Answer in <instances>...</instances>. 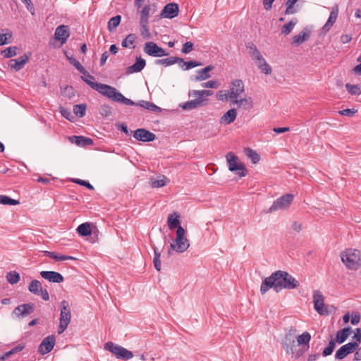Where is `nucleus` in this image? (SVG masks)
<instances>
[{
  "instance_id": "25",
  "label": "nucleus",
  "mask_w": 361,
  "mask_h": 361,
  "mask_svg": "<svg viewBox=\"0 0 361 361\" xmlns=\"http://www.w3.org/2000/svg\"><path fill=\"white\" fill-rule=\"evenodd\" d=\"M311 339V336L309 332L305 331L301 335L297 337V342L298 345H301V349H305V352L310 348V341Z\"/></svg>"
},
{
  "instance_id": "19",
  "label": "nucleus",
  "mask_w": 361,
  "mask_h": 361,
  "mask_svg": "<svg viewBox=\"0 0 361 361\" xmlns=\"http://www.w3.org/2000/svg\"><path fill=\"white\" fill-rule=\"evenodd\" d=\"M30 55L31 53H29V54H25L18 59H11L8 66L16 71H20L28 62Z\"/></svg>"
},
{
  "instance_id": "12",
  "label": "nucleus",
  "mask_w": 361,
  "mask_h": 361,
  "mask_svg": "<svg viewBox=\"0 0 361 361\" xmlns=\"http://www.w3.org/2000/svg\"><path fill=\"white\" fill-rule=\"evenodd\" d=\"M277 279L275 276V271L270 276L267 277L262 281L260 286V292L262 295L265 294L269 288H273L276 292H279V286L277 285Z\"/></svg>"
},
{
  "instance_id": "55",
  "label": "nucleus",
  "mask_w": 361,
  "mask_h": 361,
  "mask_svg": "<svg viewBox=\"0 0 361 361\" xmlns=\"http://www.w3.org/2000/svg\"><path fill=\"white\" fill-rule=\"evenodd\" d=\"M261 61H262V63L259 64L258 68L266 75L271 74L272 72L271 67L267 63L264 59H263Z\"/></svg>"
},
{
  "instance_id": "42",
  "label": "nucleus",
  "mask_w": 361,
  "mask_h": 361,
  "mask_svg": "<svg viewBox=\"0 0 361 361\" xmlns=\"http://www.w3.org/2000/svg\"><path fill=\"white\" fill-rule=\"evenodd\" d=\"M78 233L81 236H87L91 234V227L89 223H83L77 228Z\"/></svg>"
},
{
  "instance_id": "20",
  "label": "nucleus",
  "mask_w": 361,
  "mask_h": 361,
  "mask_svg": "<svg viewBox=\"0 0 361 361\" xmlns=\"http://www.w3.org/2000/svg\"><path fill=\"white\" fill-rule=\"evenodd\" d=\"M338 14V7L337 5L334 6L332 8V10L330 13V16L329 17V19L327 22L325 23V25L322 28V32L323 33H326L329 31V30L331 28L334 23L336 22L337 17Z\"/></svg>"
},
{
  "instance_id": "27",
  "label": "nucleus",
  "mask_w": 361,
  "mask_h": 361,
  "mask_svg": "<svg viewBox=\"0 0 361 361\" xmlns=\"http://www.w3.org/2000/svg\"><path fill=\"white\" fill-rule=\"evenodd\" d=\"M69 140L75 143L78 146L86 147L93 144V140L91 138L86 137L84 136H73L69 137Z\"/></svg>"
},
{
  "instance_id": "49",
  "label": "nucleus",
  "mask_w": 361,
  "mask_h": 361,
  "mask_svg": "<svg viewBox=\"0 0 361 361\" xmlns=\"http://www.w3.org/2000/svg\"><path fill=\"white\" fill-rule=\"evenodd\" d=\"M298 0H287L286 5V9L285 11V15H290V14H294L297 12V10L294 8L295 4Z\"/></svg>"
},
{
  "instance_id": "18",
  "label": "nucleus",
  "mask_w": 361,
  "mask_h": 361,
  "mask_svg": "<svg viewBox=\"0 0 361 361\" xmlns=\"http://www.w3.org/2000/svg\"><path fill=\"white\" fill-rule=\"evenodd\" d=\"M41 276L49 282L60 283L63 281V276L59 272L54 271H42Z\"/></svg>"
},
{
  "instance_id": "15",
  "label": "nucleus",
  "mask_w": 361,
  "mask_h": 361,
  "mask_svg": "<svg viewBox=\"0 0 361 361\" xmlns=\"http://www.w3.org/2000/svg\"><path fill=\"white\" fill-rule=\"evenodd\" d=\"M55 345V336L54 335L48 336L44 338L38 348V352L44 355L52 350Z\"/></svg>"
},
{
  "instance_id": "5",
  "label": "nucleus",
  "mask_w": 361,
  "mask_h": 361,
  "mask_svg": "<svg viewBox=\"0 0 361 361\" xmlns=\"http://www.w3.org/2000/svg\"><path fill=\"white\" fill-rule=\"evenodd\" d=\"M185 229L182 226H178L176 230L175 243H171V250H175L177 252L182 253L189 247V240L185 237Z\"/></svg>"
},
{
  "instance_id": "38",
  "label": "nucleus",
  "mask_w": 361,
  "mask_h": 361,
  "mask_svg": "<svg viewBox=\"0 0 361 361\" xmlns=\"http://www.w3.org/2000/svg\"><path fill=\"white\" fill-rule=\"evenodd\" d=\"M42 288V283L38 280H32L28 286L29 291L37 295H39V291Z\"/></svg>"
},
{
  "instance_id": "62",
  "label": "nucleus",
  "mask_w": 361,
  "mask_h": 361,
  "mask_svg": "<svg viewBox=\"0 0 361 361\" xmlns=\"http://www.w3.org/2000/svg\"><path fill=\"white\" fill-rule=\"evenodd\" d=\"M202 87L206 88H217L219 87V84L216 81L209 80L206 82L202 83Z\"/></svg>"
},
{
  "instance_id": "39",
  "label": "nucleus",
  "mask_w": 361,
  "mask_h": 361,
  "mask_svg": "<svg viewBox=\"0 0 361 361\" xmlns=\"http://www.w3.org/2000/svg\"><path fill=\"white\" fill-rule=\"evenodd\" d=\"M345 87L348 92L351 95H360L361 94V85L346 83Z\"/></svg>"
},
{
  "instance_id": "50",
  "label": "nucleus",
  "mask_w": 361,
  "mask_h": 361,
  "mask_svg": "<svg viewBox=\"0 0 361 361\" xmlns=\"http://www.w3.org/2000/svg\"><path fill=\"white\" fill-rule=\"evenodd\" d=\"M140 35L145 39H149L151 37V34L148 28V23H142L140 22Z\"/></svg>"
},
{
  "instance_id": "59",
  "label": "nucleus",
  "mask_w": 361,
  "mask_h": 361,
  "mask_svg": "<svg viewBox=\"0 0 361 361\" xmlns=\"http://www.w3.org/2000/svg\"><path fill=\"white\" fill-rule=\"evenodd\" d=\"M60 113L65 118H66L68 121H71L73 118V116L72 115L71 112L69 110L63 108V106L60 107Z\"/></svg>"
},
{
  "instance_id": "17",
  "label": "nucleus",
  "mask_w": 361,
  "mask_h": 361,
  "mask_svg": "<svg viewBox=\"0 0 361 361\" xmlns=\"http://www.w3.org/2000/svg\"><path fill=\"white\" fill-rule=\"evenodd\" d=\"M35 311V305L33 303H26L16 307L13 314L18 317H25Z\"/></svg>"
},
{
  "instance_id": "41",
  "label": "nucleus",
  "mask_w": 361,
  "mask_h": 361,
  "mask_svg": "<svg viewBox=\"0 0 361 361\" xmlns=\"http://www.w3.org/2000/svg\"><path fill=\"white\" fill-rule=\"evenodd\" d=\"M121 20V16L117 15L112 17L108 22V30L109 32H113L120 24Z\"/></svg>"
},
{
  "instance_id": "23",
  "label": "nucleus",
  "mask_w": 361,
  "mask_h": 361,
  "mask_svg": "<svg viewBox=\"0 0 361 361\" xmlns=\"http://www.w3.org/2000/svg\"><path fill=\"white\" fill-rule=\"evenodd\" d=\"M310 37V30L307 27H305L298 35L293 36L292 44L294 46H299L304 42L307 41Z\"/></svg>"
},
{
  "instance_id": "52",
  "label": "nucleus",
  "mask_w": 361,
  "mask_h": 361,
  "mask_svg": "<svg viewBox=\"0 0 361 361\" xmlns=\"http://www.w3.org/2000/svg\"><path fill=\"white\" fill-rule=\"evenodd\" d=\"M295 341L290 334H288L286 335L283 341V348L286 350L289 346H295Z\"/></svg>"
},
{
  "instance_id": "46",
  "label": "nucleus",
  "mask_w": 361,
  "mask_h": 361,
  "mask_svg": "<svg viewBox=\"0 0 361 361\" xmlns=\"http://www.w3.org/2000/svg\"><path fill=\"white\" fill-rule=\"evenodd\" d=\"M67 59L71 64H72L73 66L75 67V68L82 74H85L87 73V71L85 68L80 64V63L76 60L73 57H69L67 56Z\"/></svg>"
},
{
  "instance_id": "6",
  "label": "nucleus",
  "mask_w": 361,
  "mask_h": 361,
  "mask_svg": "<svg viewBox=\"0 0 361 361\" xmlns=\"http://www.w3.org/2000/svg\"><path fill=\"white\" fill-rule=\"evenodd\" d=\"M104 349L111 352L118 359L128 360L133 357V353L131 351L112 342L106 343L104 344Z\"/></svg>"
},
{
  "instance_id": "36",
  "label": "nucleus",
  "mask_w": 361,
  "mask_h": 361,
  "mask_svg": "<svg viewBox=\"0 0 361 361\" xmlns=\"http://www.w3.org/2000/svg\"><path fill=\"white\" fill-rule=\"evenodd\" d=\"M296 347L295 344V346L290 345L285 350L287 354L293 355L295 359H298L305 353V349H301L300 348L297 349Z\"/></svg>"
},
{
  "instance_id": "63",
  "label": "nucleus",
  "mask_w": 361,
  "mask_h": 361,
  "mask_svg": "<svg viewBox=\"0 0 361 361\" xmlns=\"http://www.w3.org/2000/svg\"><path fill=\"white\" fill-rule=\"evenodd\" d=\"M73 182L80 185L85 186L90 190L94 189V187L88 181L80 180V179H75V180H73Z\"/></svg>"
},
{
  "instance_id": "34",
  "label": "nucleus",
  "mask_w": 361,
  "mask_h": 361,
  "mask_svg": "<svg viewBox=\"0 0 361 361\" xmlns=\"http://www.w3.org/2000/svg\"><path fill=\"white\" fill-rule=\"evenodd\" d=\"M43 253L44 254V255H46L51 259H54L56 261H63V260H66V259H73V260L76 259L75 257H73L71 256H68V255H59L54 252L43 251Z\"/></svg>"
},
{
  "instance_id": "14",
  "label": "nucleus",
  "mask_w": 361,
  "mask_h": 361,
  "mask_svg": "<svg viewBox=\"0 0 361 361\" xmlns=\"http://www.w3.org/2000/svg\"><path fill=\"white\" fill-rule=\"evenodd\" d=\"M179 13V6L176 3H169L164 6L161 11L160 17L172 19L176 17Z\"/></svg>"
},
{
  "instance_id": "1",
  "label": "nucleus",
  "mask_w": 361,
  "mask_h": 361,
  "mask_svg": "<svg viewBox=\"0 0 361 361\" xmlns=\"http://www.w3.org/2000/svg\"><path fill=\"white\" fill-rule=\"evenodd\" d=\"M85 81L91 88L117 103H121L127 106H139L146 109L149 108L152 103L145 100H140L138 102H135L133 100L125 97L119 91L112 86L98 82H92L90 81H87V80H85Z\"/></svg>"
},
{
  "instance_id": "8",
  "label": "nucleus",
  "mask_w": 361,
  "mask_h": 361,
  "mask_svg": "<svg viewBox=\"0 0 361 361\" xmlns=\"http://www.w3.org/2000/svg\"><path fill=\"white\" fill-rule=\"evenodd\" d=\"M293 200L292 194H285L273 202L267 212L271 213L279 209H286L289 207Z\"/></svg>"
},
{
  "instance_id": "16",
  "label": "nucleus",
  "mask_w": 361,
  "mask_h": 361,
  "mask_svg": "<svg viewBox=\"0 0 361 361\" xmlns=\"http://www.w3.org/2000/svg\"><path fill=\"white\" fill-rule=\"evenodd\" d=\"M133 137L138 141L150 142L156 138L155 134L145 128H139L133 132Z\"/></svg>"
},
{
  "instance_id": "40",
  "label": "nucleus",
  "mask_w": 361,
  "mask_h": 361,
  "mask_svg": "<svg viewBox=\"0 0 361 361\" xmlns=\"http://www.w3.org/2000/svg\"><path fill=\"white\" fill-rule=\"evenodd\" d=\"M297 23H298V19L293 18L288 23H286L282 26L281 33L285 35L290 34Z\"/></svg>"
},
{
  "instance_id": "29",
  "label": "nucleus",
  "mask_w": 361,
  "mask_h": 361,
  "mask_svg": "<svg viewBox=\"0 0 361 361\" xmlns=\"http://www.w3.org/2000/svg\"><path fill=\"white\" fill-rule=\"evenodd\" d=\"M206 103H202L200 99H193L183 104H180V107H181L183 110H192L197 108L198 106H202L205 105Z\"/></svg>"
},
{
  "instance_id": "4",
  "label": "nucleus",
  "mask_w": 361,
  "mask_h": 361,
  "mask_svg": "<svg viewBox=\"0 0 361 361\" xmlns=\"http://www.w3.org/2000/svg\"><path fill=\"white\" fill-rule=\"evenodd\" d=\"M228 169L232 172H236L239 177H245L247 173V169L245 164L239 161L238 157L233 152H228L226 155Z\"/></svg>"
},
{
  "instance_id": "48",
  "label": "nucleus",
  "mask_w": 361,
  "mask_h": 361,
  "mask_svg": "<svg viewBox=\"0 0 361 361\" xmlns=\"http://www.w3.org/2000/svg\"><path fill=\"white\" fill-rule=\"evenodd\" d=\"M150 10L151 8L149 5H145L143 7L140 13V22L148 23Z\"/></svg>"
},
{
  "instance_id": "47",
  "label": "nucleus",
  "mask_w": 361,
  "mask_h": 361,
  "mask_svg": "<svg viewBox=\"0 0 361 361\" xmlns=\"http://www.w3.org/2000/svg\"><path fill=\"white\" fill-rule=\"evenodd\" d=\"M167 181H169V179L163 176L162 178L160 180H155L152 178L150 180L149 184L152 188H161L166 185Z\"/></svg>"
},
{
  "instance_id": "11",
  "label": "nucleus",
  "mask_w": 361,
  "mask_h": 361,
  "mask_svg": "<svg viewBox=\"0 0 361 361\" xmlns=\"http://www.w3.org/2000/svg\"><path fill=\"white\" fill-rule=\"evenodd\" d=\"M231 94V101L234 99H238L245 92V85L242 80H233L230 85L228 90Z\"/></svg>"
},
{
  "instance_id": "13",
  "label": "nucleus",
  "mask_w": 361,
  "mask_h": 361,
  "mask_svg": "<svg viewBox=\"0 0 361 361\" xmlns=\"http://www.w3.org/2000/svg\"><path fill=\"white\" fill-rule=\"evenodd\" d=\"M358 348L357 342H349L342 345L336 353L335 357L337 360H343L348 355L352 353Z\"/></svg>"
},
{
  "instance_id": "9",
  "label": "nucleus",
  "mask_w": 361,
  "mask_h": 361,
  "mask_svg": "<svg viewBox=\"0 0 361 361\" xmlns=\"http://www.w3.org/2000/svg\"><path fill=\"white\" fill-rule=\"evenodd\" d=\"M324 298L319 290H314L313 293V302L314 310L321 315H328L330 311L324 304Z\"/></svg>"
},
{
  "instance_id": "30",
  "label": "nucleus",
  "mask_w": 361,
  "mask_h": 361,
  "mask_svg": "<svg viewBox=\"0 0 361 361\" xmlns=\"http://www.w3.org/2000/svg\"><path fill=\"white\" fill-rule=\"evenodd\" d=\"M180 214L177 212H174L173 214H169L168 216V226L169 229L173 230L174 228H178V226H181L180 225Z\"/></svg>"
},
{
  "instance_id": "7",
  "label": "nucleus",
  "mask_w": 361,
  "mask_h": 361,
  "mask_svg": "<svg viewBox=\"0 0 361 361\" xmlns=\"http://www.w3.org/2000/svg\"><path fill=\"white\" fill-rule=\"evenodd\" d=\"M61 307L60 322L58 329L59 334H62L67 329L71 319L68 302L66 300L61 301Z\"/></svg>"
},
{
  "instance_id": "3",
  "label": "nucleus",
  "mask_w": 361,
  "mask_h": 361,
  "mask_svg": "<svg viewBox=\"0 0 361 361\" xmlns=\"http://www.w3.org/2000/svg\"><path fill=\"white\" fill-rule=\"evenodd\" d=\"M279 291L282 289H293L300 286V283L287 271L278 270L275 271Z\"/></svg>"
},
{
  "instance_id": "2",
  "label": "nucleus",
  "mask_w": 361,
  "mask_h": 361,
  "mask_svg": "<svg viewBox=\"0 0 361 361\" xmlns=\"http://www.w3.org/2000/svg\"><path fill=\"white\" fill-rule=\"evenodd\" d=\"M343 263L348 269L357 270L361 267V252L356 249H346L341 253Z\"/></svg>"
},
{
  "instance_id": "31",
  "label": "nucleus",
  "mask_w": 361,
  "mask_h": 361,
  "mask_svg": "<svg viewBox=\"0 0 361 361\" xmlns=\"http://www.w3.org/2000/svg\"><path fill=\"white\" fill-rule=\"evenodd\" d=\"M236 116L237 113L235 109H231L221 118V122H224L227 125L231 124L235 120Z\"/></svg>"
},
{
  "instance_id": "10",
  "label": "nucleus",
  "mask_w": 361,
  "mask_h": 361,
  "mask_svg": "<svg viewBox=\"0 0 361 361\" xmlns=\"http://www.w3.org/2000/svg\"><path fill=\"white\" fill-rule=\"evenodd\" d=\"M144 51L149 56L154 57H161L169 54V53H166L164 49L159 47L154 42H146L144 45Z\"/></svg>"
},
{
  "instance_id": "21",
  "label": "nucleus",
  "mask_w": 361,
  "mask_h": 361,
  "mask_svg": "<svg viewBox=\"0 0 361 361\" xmlns=\"http://www.w3.org/2000/svg\"><path fill=\"white\" fill-rule=\"evenodd\" d=\"M54 35L56 39L60 41L62 44H64L70 35L68 26L61 25L57 27Z\"/></svg>"
},
{
  "instance_id": "26",
  "label": "nucleus",
  "mask_w": 361,
  "mask_h": 361,
  "mask_svg": "<svg viewBox=\"0 0 361 361\" xmlns=\"http://www.w3.org/2000/svg\"><path fill=\"white\" fill-rule=\"evenodd\" d=\"M214 66L209 65L202 69L199 70L197 71V74L195 76V80L196 81H202L209 78L211 75L209 73L214 70Z\"/></svg>"
},
{
  "instance_id": "53",
  "label": "nucleus",
  "mask_w": 361,
  "mask_h": 361,
  "mask_svg": "<svg viewBox=\"0 0 361 361\" xmlns=\"http://www.w3.org/2000/svg\"><path fill=\"white\" fill-rule=\"evenodd\" d=\"M8 281L11 284H16L20 281V275L16 271H11L6 276Z\"/></svg>"
},
{
  "instance_id": "43",
  "label": "nucleus",
  "mask_w": 361,
  "mask_h": 361,
  "mask_svg": "<svg viewBox=\"0 0 361 361\" xmlns=\"http://www.w3.org/2000/svg\"><path fill=\"white\" fill-rule=\"evenodd\" d=\"M152 248H153L154 252V260H153L154 265L155 269L159 271L161 270V261H160L161 252L159 251L158 248L154 244H152Z\"/></svg>"
},
{
  "instance_id": "61",
  "label": "nucleus",
  "mask_w": 361,
  "mask_h": 361,
  "mask_svg": "<svg viewBox=\"0 0 361 361\" xmlns=\"http://www.w3.org/2000/svg\"><path fill=\"white\" fill-rule=\"evenodd\" d=\"M193 43L191 42H185L182 47L181 51L183 54H188L193 49Z\"/></svg>"
},
{
  "instance_id": "54",
  "label": "nucleus",
  "mask_w": 361,
  "mask_h": 361,
  "mask_svg": "<svg viewBox=\"0 0 361 361\" xmlns=\"http://www.w3.org/2000/svg\"><path fill=\"white\" fill-rule=\"evenodd\" d=\"M216 96L219 101L226 102L228 99L231 100V94H229L228 90H219L216 93Z\"/></svg>"
},
{
  "instance_id": "44",
  "label": "nucleus",
  "mask_w": 361,
  "mask_h": 361,
  "mask_svg": "<svg viewBox=\"0 0 361 361\" xmlns=\"http://www.w3.org/2000/svg\"><path fill=\"white\" fill-rule=\"evenodd\" d=\"M178 63H181L180 67L185 71L202 65V63L196 61H184L183 59V61H179Z\"/></svg>"
},
{
  "instance_id": "28",
  "label": "nucleus",
  "mask_w": 361,
  "mask_h": 361,
  "mask_svg": "<svg viewBox=\"0 0 361 361\" xmlns=\"http://www.w3.org/2000/svg\"><path fill=\"white\" fill-rule=\"evenodd\" d=\"M352 333V329L350 326L343 328L341 330H339L336 336V341L338 343H344L348 337L350 336V334Z\"/></svg>"
},
{
  "instance_id": "33",
  "label": "nucleus",
  "mask_w": 361,
  "mask_h": 361,
  "mask_svg": "<svg viewBox=\"0 0 361 361\" xmlns=\"http://www.w3.org/2000/svg\"><path fill=\"white\" fill-rule=\"evenodd\" d=\"M179 61H183V59L180 58V57L172 56V57L162 59H157L155 61V63H156V64H158V65H163L164 66H169L175 64L176 63H178Z\"/></svg>"
},
{
  "instance_id": "32",
  "label": "nucleus",
  "mask_w": 361,
  "mask_h": 361,
  "mask_svg": "<svg viewBox=\"0 0 361 361\" xmlns=\"http://www.w3.org/2000/svg\"><path fill=\"white\" fill-rule=\"evenodd\" d=\"M231 104H237L238 107H240L242 106H247L245 109H252L253 107V103L251 97L249 98H242L238 99H234L231 101Z\"/></svg>"
},
{
  "instance_id": "51",
  "label": "nucleus",
  "mask_w": 361,
  "mask_h": 361,
  "mask_svg": "<svg viewBox=\"0 0 361 361\" xmlns=\"http://www.w3.org/2000/svg\"><path fill=\"white\" fill-rule=\"evenodd\" d=\"M20 202L18 200L12 199L6 195H0V204H9V205H17Z\"/></svg>"
},
{
  "instance_id": "45",
  "label": "nucleus",
  "mask_w": 361,
  "mask_h": 361,
  "mask_svg": "<svg viewBox=\"0 0 361 361\" xmlns=\"http://www.w3.org/2000/svg\"><path fill=\"white\" fill-rule=\"evenodd\" d=\"M86 109L85 104H75L73 106V112L77 116L82 118L85 115Z\"/></svg>"
},
{
  "instance_id": "58",
  "label": "nucleus",
  "mask_w": 361,
  "mask_h": 361,
  "mask_svg": "<svg viewBox=\"0 0 361 361\" xmlns=\"http://www.w3.org/2000/svg\"><path fill=\"white\" fill-rule=\"evenodd\" d=\"M201 92L202 90H192L189 92L188 95L189 97H197L195 99H200L202 100V103L207 104L208 99L206 98H202Z\"/></svg>"
},
{
  "instance_id": "24",
  "label": "nucleus",
  "mask_w": 361,
  "mask_h": 361,
  "mask_svg": "<svg viewBox=\"0 0 361 361\" xmlns=\"http://www.w3.org/2000/svg\"><path fill=\"white\" fill-rule=\"evenodd\" d=\"M246 48L248 50V53L251 56L252 59L257 62V61H262L264 57L261 54L260 51L252 42H249L246 44Z\"/></svg>"
},
{
  "instance_id": "60",
  "label": "nucleus",
  "mask_w": 361,
  "mask_h": 361,
  "mask_svg": "<svg viewBox=\"0 0 361 361\" xmlns=\"http://www.w3.org/2000/svg\"><path fill=\"white\" fill-rule=\"evenodd\" d=\"M357 111L355 109H346L339 111L338 113L342 116L353 117Z\"/></svg>"
},
{
  "instance_id": "56",
  "label": "nucleus",
  "mask_w": 361,
  "mask_h": 361,
  "mask_svg": "<svg viewBox=\"0 0 361 361\" xmlns=\"http://www.w3.org/2000/svg\"><path fill=\"white\" fill-rule=\"evenodd\" d=\"M17 47H10L2 51V54L6 58H11L12 56H16L17 54Z\"/></svg>"
},
{
  "instance_id": "37",
  "label": "nucleus",
  "mask_w": 361,
  "mask_h": 361,
  "mask_svg": "<svg viewBox=\"0 0 361 361\" xmlns=\"http://www.w3.org/2000/svg\"><path fill=\"white\" fill-rule=\"evenodd\" d=\"M245 155L251 159L253 164H257L260 160V157L257 152L251 148L247 147L244 149Z\"/></svg>"
},
{
  "instance_id": "57",
  "label": "nucleus",
  "mask_w": 361,
  "mask_h": 361,
  "mask_svg": "<svg viewBox=\"0 0 361 361\" xmlns=\"http://www.w3.org/2000/svg\"><path fill=\"white\" fill-rule=\"evenodd\" d=\"M99 112L102 116L108 117L112 114V108L109 105L104 104L101 106Z\"/></svg>"
},
{
  "instance_id": "64",
  "label": "nucleus",
  "mask_w": 361,
  "mask_h": 361,
  "mask_svg": "<svg viewBox=\"0 0 361 361\" xmlns=\"http://www.w3.org/2000/svg\"><path fill=\"white\" fill-rule=\"evenodd\" d=\"M7 36H8L9 37H11L12 34L11 32H8L6 34L0 33V45H5L8 43V42L7 41V39H8Z\"/></svg>"
},
{
  "instance_id": "35",
  "label": "nucleus",
  "mask_w": 361,
  "mask_h": 361,
  "mask_svg": "<svg viewBox=\"0 0 361 361\" xmlns=\"http://www.w3.org/2000/svg\"><path fill=\"white\" fill-rule=\"evenodd\" d=\"M137 39L135 34L131 33L126 36V37L122 41L121 45L124 48L134 49V43Z\"/></svg>"
},
{
  "instance_id": "22",
  "label": "nucleus",
  "mask_w": 361,
  "mask_h": 361,
  "mask_svg": "<svg viewBox=\"0 0 361 361\" xmlns=\"http://www.w3.org/2000/svg\"><path fill=\"white\" fill-rule=\"evenodd\" d=\"M146 61L142 59L141 56H137L135 59V63L128 66L126 68V74H132L133 73L140 72L145 66Z\"/></svg>"
}]
</instances>
